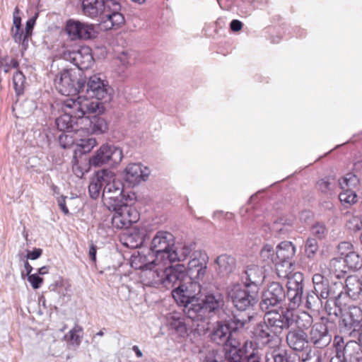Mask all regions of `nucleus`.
Here are the masks:
<instances>
[{"instance_id": "nucleus-27", "label": "nucleus", "mask_w": 362, "mask_h": 362, "mask_svg": "<svg viewBox=\"0 0 362 362\" xmlns=\"http://www.w3.org/2000/svg\"><path fill=\"white\" fill-rule=\"evenodd\" d=\"M166 325L180 337H184L187 334V326L184 320L177 313H171L166 315Z\"/></svg>"}, {"instance_id": "nucleus-1", "label": "nucleus", "mask_w": 362, "mask_h": 362, "mask_svg": "<svg viewBox=\"0 0 362 362\" xmlns=\"http://www.w3.org/2000/svg\"><path fill=\"white\" fill-rule=\"evenodd\" d=\"M201 286L198 281H191L180 284L173 292V297L180 306L184 307L187 317L192 320H203L208 313L216 311L223 305V297L220 293L207 294L204 299L198 296Z\"/></svg>"}, {"instance_id": "nucleus-47", "label": "nucleus", "mask_w": 362, "mask_h": 362, "mask_svg": "<svg viewBox=\"0 0 362 362\" xmlns=\"http://www.w3.org/2000/svg\"><path fill=\"white\" fill-rule=\"evenodd\" d=\"M311 233L319 239H322L327 234V229L325 225L317 223L312 227Z\"/></svg>"}, {"instance_id": "nucleus-41", "label": "nucleus", "mask_w": 362, "mask_h": 362, "mask_svg": "<svg viewBox=\"0 0 362 362\" xmlns=\"http://www.w3.org/2000/svg\"><path fill=\"white\" fill-rule=\"evenodd\" d=\"M311 339L315 344L317 343L323 337L327 336V329L323 325H315L310 332Z\"/></svg>"}, {"instance_id": "nucleus-33", "label": "nucleus", "mask_w": 362, "mask_h": 362, "mask_svg": "<svg viewBox=\"0 0 362 362\" xmlns=\"http://www.w3.org/2000/svg\"><path fill=\"white\" fill-rule=\"evenodd\" d=\"M216 262L218 266L220 273L228 274L235 267V259L227 255H223L217 257Z\"/></svg>"}, {"instance_id": "nucleus-9", "label": "nucleus", "mask_w": 362, "mask_h": 362, "mask_svg": "<svg viewBox=\"0 0 362 362\" xmlns=\"http://www.w3.org/2000/svg\"><path fill=\"white\" fill-rule=\"evenodd\" d=\"M246 284H234L228 288V296L240 310H245L257 303V291H247Z\"/></svg>"}, {"instance_id": "nucleus-4", "label": "nucleus", "mask_w": 362, "mask_h": 362, "mask_svg": "<svg viewBox=\"0 0 362 362\" xmlns=\"http://www.w3.org/2000/svg\"><path fill=\"white\" fill-rule=\"evenodd\" d=\"M130 264L135 269L141 270V281L145 286L158 287L163 285L170 288L165 267L160 265L150 250L134 252L131 256Z\"/></svg>"}, {"instance_id": "nucleus-8", "label": "nucleus", "mask_w": 362, "mask_h": 362, "mask_svg": "<svg viewBox=\"0 0 362 362\" xmlns=\"http://www.w3.org/2000/svg\"><path fill=\"white\" fill-rule=\"evenodd\" d=\"M83 83L80 81L78 73L75 70L64 69L56 76L54 86L57 90L62 94L67 96H75L76 94L81 95L80 89Z\"/></svg>"}, {"instance_id": "nucleus-26", "label": "nucleus", "mask_w": 362, "mask_h": 362, "mask_svg": "<svg viewBox=\"0 0 362 362\" xmlns=\"http://www.w3.org/2000/svg\"><path fill=\"white\" fill-rule=\"evenodd\" d=\"M346 292L353 300H362V278L350 276L345 281Z\"/></svg>"}, {"instance_id": "nucleus-35", "label": "nucleus", "mask_w": 362, "mask_h": 362, "mask_svg": "<svg viewBox=\"0 0 362 362\" xmlns=\"http://www.w3.org/2000/svg\"><path fill=\"white\" fill-rule=\"evenodd\" d=\"M260 258L267 264L273 263L277 267L278 259L276 258V252L274 251L272 245H264L260 251Z\"/></svg>"}, {"instance_id": "nucleus-23", "label": "nucleus", "mask_w": 362, "mask_h": 362, "mask_svg": "<svg viewBox=\"0 0 362 362\" xmlns=\"http://www.w3.org/2000/svg\"><path fill=\"white\" fill-rule=\"evenodd\" d=\"M86 114L82 116L78 122H80L81 129L86 134H103L108 129L107 122L101 117H93L92 119Z\"/></svg>"}, {"instance_id": "nucleus-49", "label": "nucleus", "mask_w": 362, "mask_h": 362, "mask_svg": "<svg viewBox=\"0 0 362 362\" xmlns=\"http://www.w3.org/2000/svg\"><path fill=\"white\" fill-rule=\"evenodd\" d=\"M318 246L317 240L314 238H308L305 244V252L308 257L313 255L317 250Z\"/></svg>"}, {"instance_id": "nucleus-51", "label": "nucleus", "mask_w": 362, "mask_h": 362, "mask_svg": "<svg viewBox=\"0 0 362 362\" xmlns=\"http://www.w3.org/2000/svg\"><path fill=\"white\" fill-rule=\"evenodd\" d=\"M332 184L329 178H325L317 182L318 189L323 193H327L332 189Z\"/></svg>"}, {"instance_id": "nucleus-38", "label": "nucleus", "mask_w": 362, "mask_h": 362, "mask_svg": "<svg viewBox=\"0 0 362 362\" xmlns=\"http://www.w3.org/2000/svg\"><path fill=\"white\" fill-rule=\"evenodd\" d=\"M346 268L350 270H358L362 267V259L355 251L344 257Z\"/></svg>"}, {"instance_id": "nucleus-40", "label": "nucleus", "mask_w": 362, "mask_h": 362, "mask_svg": "<svg viewBox=\"0 0 362 362\" xmlns=\"http://www.w3.org/2000/svg\"><path fill=\"white\" fill-rule=\"evenodd\" d=\"M25 77L21 71H16L13 76V85L17 95L23 93L25 88Z\"/></svg>"}, {"instance_id": "nucleus-5", "label": "nucleus", "mask_w": 362, "mask_h": 362, "mask_svg": "<svg viewBox=\"0 0 362 362\" xmlns=\"http://www.w3.org/2000/svg\"><path fill=\"white\" fill-rule=\"evenodd\" d=\"M194 248V244L192 243L174 241V246L168 256L166 267L167 282L170 288L191 282L192 278L185 274V267L183 264L173 266L172 263L185 260Z\"/></svg>"}, {"instance_id": "nucleus-24", "label": "nucleus", "mask_w": 362, "mask_h": 362, "mask_svg": "<svg viewBox=\"0 0 362 362\" xmlns=\"http://www.w3.org/2000/svg\"><path fill=\"white\" fill-rule=\"evenodd\" d=\"M246 282L245 284L258 292L259 286L262 285L265 279V269L263 266L252 263L246 267L245 271Z\"/></svg>"}, {"instance_id": "nucleus-29", "label": "nucleus", "mask_w": 362, "mask_h": 362, "mask_svg": "<svg viewBox=\"0 0 362 362\" xmlns=\"http://www.w3.org/2000/svg\"><path fill=\"white\" fill-rule=\"evenodd\" d=\"M206 267L197 258L192 259L187 266L188 272L185 274L192 278V281L202 279L206 272Z\"/></svg>"}, {"instance_id": "nucleus-14", "label": "nucleus", "mask_w": 362, "mask_h": 362, "mask_svg": "<svg viewBox=\"0 0 362 362\" xmlns=\"http://www.w3.org/2000/svg\"><path fill=\"white\" fill-rule=\"evenodd\" d=\"M276 252L278 259L276 274L279 277H285L288 275L286 269L293 267L290 260L295 255L296 247L291 242L284 241L277 246Z\"/></svg>"}, {"instance_id": "nucleus-19", "label": "nucleus", "mask_w": 362, "mask_h": 362, "mask_svg": "<svg viewBox=\"0 0 362 362\" xmlns=\"http://www.w3.org/2000/svg\"><path fill=\"white\" fill-rule=\"evenodd\" d=\"M64 58L70 61L80 69H87L93 64V57L89 47L83 46L77 50L66 51Z\"/></svg>"}, {"instance_id": "nucleus-25", "label": "nucleus", "mask_w": 362, "mask_h": 362, "mask_svg": "<svg viewBox=\"0 0 362 362\" xmlns=\"http://www.w3.org/2000/svg\"><path fill=\"white\" fill-rule=\"evenodd\" d=\"M288 345L296 351H302L308 343L306 334L300 329H291L286 336Z\"/></svg>"}, {"instance_id": "nucleus-11", "label": "nucleus", "mask_w": 362, "mask_h": 362, "mask_svg": "<svg viewBox=\"0 0 362 362\" xmlns=\"http://www.w3.org/2000/svg\"><path fill=\"white\" fill-rule=\"evenodd\" d=\"M109 210L114 211L112 217V226L117 229L127 228L132 223L139 219V214L136 210L127 201L118 203L115 206H107Z\"/></svg>"}, {"instance_id": "nucleus-37", "label": "nucleus", "mask_w": 362, "mask_h": 362, "mask_svg": "<svg viewBox=\"0 0 362 362\" xmlns=\"http://www.w3.org/2000/svg\"><path fill=\"white\" fill-rule=\"evenodd\" d=\"M331 273H334L337 277L346 272V268L344 258L335 257L332 259L328 265Z\"/></svg>"}, {"instance_id": "nucleus-34", "label": "nucleus", "mask_w": 362, "mask_h": 362, "mask_svg": "<svg viewBox=\"0 0 362 362\" xmlns=\"http://www.w3.org/2000/svg\"><path fill=\"white\" fill-rule=\"evenodd\" d=\"M83 338V328L78 325L74 327L64 336L65 340L72 346H78Z\"/></svg>"}, {"instance_id": "nucleus-16", "label": "nucleus", "mask_w": 362, "mask_h": 362, "mask_svg": "<svg viewBox=\"0 0 362 362\" xmlns=\"http://www.w3.org/2000/svg\"><path fill=\"white\" fill-rule=\"evenodd\" d=\"M235 324V327H232L231 324L223 322H216L213 327L211 332V339L215 343L220 345H226L229 344L232 337V329L242 328L245 326V322L240 320H237V322H233Z\"/></svg>"}, {"instance_id": "nucleus-64", "label": "nucleus", "mask_w": 362, "mask_h": 362, "mask_svg": "<svg viewBox=\"0 0 362 362\" xmlns=\"http://www.w3.org/2000/svg\"><path fill=\"white\" fill-rule=\"evenodd\" d=\"M24 268H25V272H26V275H27V276H28V275H30V273H31V272H32V270H33V267H32V266L28 263V262H25L24 263Z\"/></svg>"}, {"instance_id": "nucleus-32", "label": "nucleus", "mask_w": 362, "mask_h": 362, "mask_svg": "<svg viewBox=\"0 0 362 362\" xmlns=\"http://www.w3.org/2000/svg\"><path fill=\"white\" fill-rule=\"evenodd\" d=\"M120 9V5L118 4V8H116L115 6H111L110 9H107L105 12L104 15L107 18L105 21V23L108 22L110 23L112 27L118 26L124 23V17L119 12Z\"/></svg>"}, {"instance_id": "nucleus-3", "label": "nucleus", "mask_w": 362, "mask_h": 362, "mask_svg": "<svg viewBox=\"0 0 362 362\" xmlns=\"http://www.w3.org/2000/svg\"><path fill=\"white\" fill-rule=\"evenodd\" d=\"M102 188V199L106 206H115L118 203L127 201L122 182L110 170H98L90 177L88 186L90 197L94 199H98Z\"/></svg>"}, {"instance_id": "nucleus-63", "label": "nucleus", "mask_w": 362, "mask_h": 362, "mask_svg": "<svg viewBox=\"0 0 362 362\" xmlns=\"http://www.w3.org/2000/svg\"><path fill=\"white\" fill-rule=\"evenodd\" d=\"M89 256L92 261L95 262L96 259V248L94 245H91L89 249Z\"/></svg>"}, {"instance_id": "nucleus-58", "label": "nucleus", "mask_w": 362, "mask_h": 362, "mask_svg": "<svg viewBox=\"0 0 362 362\" xmlns=\"http://www.w3.org/2000/svg\"><path fill=\"white\" fill-rule=\"evenodd\" d=\"M42 255V250L41 249H35L32 252H28L27 254V259L35 260L37 259L40 257Z\"/></svg>"}, {"instance_id": "nucleus-52", "label": "nucleus", "mask_w": 362, "mask_h": 362, "mask_svg": "<svg viewBox=\"0 0 362 362\" xmlns=\"http://www.w3.org/2000/svg\"><path fill=\"white\" fill-rule=\"evenodd\" d=\"M28 281L30 283L34 289L39 288L43 282V279L40 277L37 274L28 275Z\"/></svg>"}, {"instance_id": "nucleus-28", "label": "nucleus", "mask_w": 362, "mask_h": 362, "mask_svg": "<svg viewBox=\"0 0 362 362\" xmlns=\"http://www.w3.org/2000/svg\"><path fill=\"white\" fill-rule=\"evenodd\" d=\"M344 358L349 362H362V346L355 341L346 343L344 348Z\"/></svg>"}, {"instance_id": "nucleus-54", "label": "nucleus", "mask_w": 362, "mask_h": 362, "mask_svg": "<svg viewBox=\"0 0 362 362\" xmlns=\"http://www.w3.org/2000/svg\"><path fill=\"white\" fill-rule=\"evenodd\" d=\"M36 18H37V15L35 17L29 19L26 22L25 35H24V37H23V41H26L28 40V38L31 35L32 30H33V27L35 25Z\"/></svg>"}, {"instance_id": "nucleus-44", "label": "nucleus", "mask_w": 362, "mask_h": 362, "mask_svg": "<svg viewBox=\"0 0 362 362\" xmlns=\"http://www.w3.org/2000/svg\"><path fill=\"white\" fill-rule=\"evenodd\" d=\"M356 194L354 190H342L339 194V199L342 203L352 204L356 202Z\"/></svg>"}, {"instance_id": "nucleus-7", "label": "nucleus", "mask_w": 362, "mask_h": 362, "mask_svg": "<svg viewBox=\"0 0 362 362\" xmlns=\"http://www.w3.org/2000/svg\"><path fill=\"white\" fill-rule=\"evenodd\" d=\"M264 311L266 313L264 320L277 337L284 329H288L296 322V316L288 309H271Z\"/></svg>"}, {"instance_id": "nucleus-15", "label": "nucleus", "mask_w": 362, "mask_h": 362, "mask_svg": "<svg viewBox=\"0 0 362 362\" xmlns=\"http://www.w3.org/2000/svg\"><path fill=\"white\" fill-rule=\"evenodd\" d=\"M287 276L279 277L280 279H287V296L294 305H298L301 302L303 295V274L300 272H293L292 269H286Z\"/></svg>"}, {"instance_id": "nucleus-13", "label": "nucleus", "mask_w": 362, "mask_h": 362, "mask_svg": "<svg viewBox=\"0 0 362 362\" xmlns=\"http://www.w3.org/2000/svg\"><path fill=\"white\" fill-rule=\"evenodd\" d=\"M65 30L70 37L74 40H90L97 37L98 31L93 24L83 23L70 19L65 26Z\"/></svg>"}, {"instance_id": "nucleus-10", "label": "nucleus", "mask_w": 362, "mask_h": 362, "mask_svg": "<svg viewBox=\"0 0 362 362\" xmlns=\"http://www.w3.org/2000/svg\"><path fill=\"white\" fill-rule=\"evenodd\" d=\"M123 158V152L120 147L113 144H105L95 151L88 160V164L94 167L105 164L117 165Z\"/></svg>"}, {"instance_id": "nucleus-61", "label": "nucleus", "mask_w": 362, "mask_h": 362, "mask_svg": "<svg viewBox=\"0 0 362 362\" xmlns=\"http://www.w3.org/2000/svg\"><path fill=\"white\" fill-rule=\"evenodd\" d=\"M247 362H260V356L253 350L247 356Z\"/></svg>"}, {"instance_id": "nucleus-53", "label": "nucleus", "mask_w": 362, "mask_h": 362, "mask_svg": "<svg viewBox=\"0 0 362 362\" xmlns=\"http://www.w3.org/2000/svg\"><path fill=\"white\" fill-rule=\"evenodd\" d=\"M12 37L16 42L21 43L25 45V41H23V37L25 35V31L21 30V28H18V30L16 28L11 29Z\"/></svg>"}, {"instance_id": "nucleus-2", "label": "nucleus", "mask_w": 362, "mask_h": 362, "mask_svg": "<svg viewBox=\"0 0 362 362\" xmlns=\"http://www.w3.org/2000/svg\"><path fill=\"white\" fill-rule=\"evenodd\" d=\"M64 114L56 119V124L59 131L75 132L81 131L80 122L82 116L86 114H101L104 112L101 103L98 101L90 102L83 96L77 98L73 97L66 99L62 105Z\"/></svg>"}, {"instance_id": "nucleus-22", "label": "nucleus", "mask_w": 362, "mask_h": 362, "mask_svg": "<svg viewBox=\"0 0 362 362\" xmlns=\"http://www.w3.org/2000/svg\"><path fill=\"white\" fill-rule=\"evenodd\" d=\"M253 338L263 345L273 346L279 342V338L269 326L264 322L258 323L252 332Z\"/></svg>"}, {"instance_id": "nucleus-56", "label": "nucleus", "mask_w": 362, "mask_h": 362, "mask_svg": "<svg viewBox=\"0 0 362 362\" xmlns=\"http://www.w3.org/2000/svg\"><path fill=\"white\" fill-rule=\"evenodd\" d=\"M21 26V18L19 16V9L18 7L15 8L13 16V28L18 30Z\"/></svg>"}, {"instance_id": "nucleus-31", "label": "nucleus", "mask_w": 362, "mask_h": 362, "mask_svg": "<svg viewBox=\"0 0 362 362\" xmlns=\"http://www.w3.org/2000/svg\"><path fill=\"white\" fill-rule=\"evenodd\" d=\"M200 362H223L222 353L216 349L207 347L200 351Z\"/></svg>"}, {"instance_id": "nucleus-43", "label": "nucleus", "mask_w": 362, "mask_h": 362, "mask_svg": "<svg viewBox=\"0 0 362 362\" xmlns=\"http://www.w3.org/2000/svg\"><path fill=\"white\" fill-rule=\"evenodd\" d=\"M18 66V62L8 56H0V68L4 72H8L11 68H16Z\"/></svg>"}, {"instance_id": "nucleus-48", "label": "nucleus", "mask_w": 362, "mask_h": 362, "mask_svg": "<svg viewBox=\"0 0 362 362\" xmlns=\"http://www.w3.org/2000/svg\"><path fill=\"white\" fill-rule=\"evenodd\" d=\"M298 321L297 322L298 326L300 328L307 329L313 323L312 317L307 314L306 313H303L299 317Z\"/></svg>"}, {"instance_id": "nucleus-6", "label": "nucleus", "mask_w": 362, "mask_h": 362, "mask_svg": "<svg viewBox=\"0 0 362 362\" xmlns=\"http://www.w3.org/2000/svg\"><path fill=\"white\" fill-rule=\"evenodd\" d=\"M175 238L172 233L160 230L153 236L150 246V251L156 258V261L166 268L168 256L174 246Z\"/></svg>"}, {"instance_id": "nucleus-36", "label": "nucleus", "mask_w": 362, "mask_h": 362, "mask_svg": "<svg viewBox=\"0 0 362 362\" xmlns=\"http://www.w3.org/2000/svg\"><path fill=\"white\" fill-rule=\"evenodd\" d=\"M358 183V178L353 173H347L339 180V185L342 190H353L357 187Z\"/></svg>"}, {"instance_id": "nucleus-42", "label": "nucleus", "mask_w": 362, "mask_h": 362, "mask_svg": "<svg viewBox=\"0 0 362 362\" xmlns=\"http://www.w3.org/2000/svg\"><path fill=\"white\" fill-rule=\"evenodd\" d=\"M72 170L76 177L81 178L83 175L88 172V168H87L86 162H83V160L74 157L73 160Z\"/></svg>"}, {"instance_id": "nucleus-59", "label": "nucleus", "mask_w": 362, "mask_h": 362, "mask_svg": "<svg viewBox=\"0 0 362 362\" xmlns=\"http://www.w3.org/2000/svg\"><path fill=\"white\" fill-rule=\"evenodd\" d=\"M220 7L224 10H230L232 8L233 0H217Z\"/></svg>"}, {"instance_id": "nucleus-45", "label": "nucleus", "mask_w": 362, "mask_h": 362, "mask_svg": "<svg viewBox=\"0 0 362 362\" xmlns=\"http://www.w3.org/2000/svg\"><path fill=\"white\" fill-rule=\"evenodd\" d=\"M337 250L340 255L344 257L354 251L353 245L350 242L345 241L338 245Z\"/></svg>"}, {"instance_id": "nucleus-18", "label": "nucleus", "mask_w": 362, "mask_h": 362, "mask_svg": "<svg viewBox=\"0 0 362 362\" xmlns=\"http://www.w3.org/2000/svg\"><path fill=\"white\" fill-rule=\"evenodd\" d=\"M285 298L283 287L279 283H271L262 295L260 307L262 310H271L279 304Z\"/></svg>"}, {"instance_id": "nucleus-20", "label": "nucleus", "mask_w": 362, "mask_h": 362, "mask_svg": "<svg viewBox=\"0 0 362 362\" xmlns=\"http://www.w3.org/2000/svg\"><path fill=\"white\" fill-rule=\"evenodd\" d=\"M111 6L118 8V2L115 0H83L82 11L85 16L95 18L104 14Z\"/></svg>"}, {"instance_id": "nucleus-21", "label": "nucleus", "mask_w": 362, "mask_h": 362, "mask_svg": "<svg viewBox=\"0 0 362 362\" xmlns=\"http://www.w3.org/2000/svg\"><path fill=\"white\" fill-rule=\"evenodd\" d=\"M150 174L148 168L140 163H130L124 170V180L130 187H134L145 181Z\"/></svg>"}, {"instance_id": "nucleus-46", "label": "nucleus", "mask_w": 362, "mask_h": 362, "mask_svg": "<svg viewBox=\"0 0 362 362\" xmlns=\"http://www.w3.org/2000/svg\"><path fill=\"white\" fill-rule=\"evenodd\" d=\"M314 290L316 295L321 298L326 299L329 296L328 285L326 282L315 286Z\"/></svg>"}, {"instance_id": "nucleus-17", "label": "nucleus", "mask_w": 362, "mask_h": 362, "mask_svg": "<svg viewBox=\"0 0 362 362\" xmlns=\"http://www.w3.org/2000/svg\"><path fill=\"white\" fill-rule=\"evenodd\" d=\"M341 325L348 332H356L358 340L362 343V310L358 306H350L343 315Z\"/></svg>"}, {"instance_id": "nucleus-30", "label": "nucleus", "mask_w": 362, "mask_h": 362, "mask_svg": "<svg viewBox=\"0 0 362 362\" xmlns=\"http://www.w3.org/2000/svg\"><path fill=\"white\" fill-rule=\"evenodd\" d=\"M226 358L228 362H240L243 352L240 349V343L235 339H230L229 344L225 345Z\"/></svg>"}, {"instance_id": "nucleus-50", "label": "nucleus", "mask_w": 362, "mask_h": 362, "mask_svg": "<svg viewBox=\"0 0 362 362\" xmlns=\"http://www.w3.org/2000/svg\"><path fill=\"white\" fill-rule=\"evenodd\" d=\"M347 227L354 231L362 228V221L358 216H352L347 222Z\"/></svg>"}, {"instance_id": "nucleus-39", "label": "nucleus", "mask_w": 362, "mask_h": 362, "mask_svg": "<svg viewBox=\"0 0 362 362\" xmlns=\"http://www.w3.org/2000/svg\"><path fill=\"white\" fill-rule=\"evenodd\" d=\"M76 142L78 150L82 153H89L97 145V141L93 137L80 139Z\"/></svg>"}, {"instance_id": "nucleus-60", "label": "nucleus", "mask_w": 362, "mask_h": 362, "mask_svg": "<svg viewBox=\"0 0 362 362\" xmlns=\"http://www.w3.org/2000/svg\"><path fill=\"white\" fill-rule=\"evenodd\" d=\"M230 28L233 32H238L242 29L243 23L238 20H233L230 22Z\"/></svg>"}, {"instance_id": "nucleus-12", "label": "nucleus", "mask_w": 362, "mask_h": 362, "mask_svg": "<svg viewBox=\"0 0 362 362\" xmlns=\"http://www.w3.org/2000/svg\"><path fill=\"white\" fill-rule=\"evenodd\" d=\"M86 93L88 97L95 98L96 100L95 101H98V103L100 100L108 101L110 100L111 88L100 75L95 74L91 76L87 82ZM83 98L89 101V100L84 96ZM93 101L94 100H90V102ZM100 103L104 107L103 103L100 102ZM103 109L105 110V107H103Z\"/></svg>"}, {"instance_id": "nucleus-55", "label": "nucleus", "mask_w": 362, "mask_h": 362, "mask_svg": "<svg viewBox=\"0 0 362 362\" xmlns=\"http://www.w3.org/2000/svg\"><path fill=\"white\" fill-rule=\"evenodd\" d=\"M118 59L124 66H128L134 62V59H132L127 52H122L118 57Z\"/></svg>"}, {"instance_id": "nucleus-62", "label": "nucleus", "mask_w": 362, "mask_h": 362, "mask_svg": "<svg viewBox=\"0 0 362 362\" xmlns=\"http://www.w3.org/2000/svg\"><path fill=\"white\" fill-rule=\"evenodd\" d=\"M313 284L315 286H318L319 284H321L325 281L324 280L323 276H322L320 274H316L313 276Z\"/></svg>"}, {"instance_id": "nucleus-57", "label": "nucleus", "mask_w": 362, "mask_h": 362, "mask_svg": "<svg viewBox=\"0 0 362 362\" xmlns=\"http://www.w3.org/2000/svg\"><path fill=\"white\" fill-rule=\"evenodd\" d=\"M66 197H63L62 196L61 197H59L57 200V203H58V206L60 208V209L63 211V213L64 214H69V209L68 208L66 207V202H65V199H66Z\"/></svg>"}]
</instances>
